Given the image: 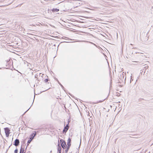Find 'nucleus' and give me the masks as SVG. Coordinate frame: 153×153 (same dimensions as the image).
<instances>
[{
	"label": "nucleus",
	"instance_id": "1",
	"mask_svg": "<svg viewBox=\"0 0 153 153\" xmlns=\"http://www.w3.org/2000/svg\"><path fill=\"white\" fill-rule=\"evenodd\" d=\"M6 135L7 137H8L10 134V130L8 128H4Z\"/></svg>",
	"mask_w": 153,
	"mask_h": 153
},
{
	"label": "nucleus",
	"instance_id": "2",
	"mask_svg": "<svg viewBox=\"0 0 153 153\" xmlns=\"http://www.w3.org/2000/svg\"><path fill=\"white\" fill-rule=\"evenodd\" d=\"M60 141L62 143H61V146H62V147L64 149H65V145H66V143H65V141H64V140H63L62 139H61L60 140Z\"/></svg>",
	"mask_w": 153,
	"mask_h": 153
},
{
	"label": "nucleus",
	"instance_id": "3",
	"mask_svg": "<svg viewBox=\"0 0 153 153\" xmlns=\"http://www.w3.org/2000/svg\"><path fill=\"white\" fill-rule=\"evenodd\" d=\"M19 140L18 139H16L15 141L14 145L16 146H17L19 145Z\"/></svg>",
	"mask_w": 153,
	"mask_h": 153
},
{
	"label": "nucleus",
	"instance_id": "4",
	"mask_svg": "<svg viewBox=\"0 0 153 153\" xmlns=\"http://www.w3.org/2000/svg\"><path fill=\"white\" fill-rule=\"evenodd\" d=\"M71 142V139L70 138H69L68 140V142H67V145H68V146L69 147H70V146L71 145V143H70Z\"/></svg>",
	"mask_w": 153,
	"mask_h": 153
},
{
	"label": "nucleus",
	"instance_id": "5",
	"mask_svg": "<svg viewBox=\"0 0 153 153\" xmlns=\"http://www.w3.org/2000/svg\"><path fill=\"white\" fill-rule=\"evenodd\" d=\"M58 151L59 152V153H61V148L60 146H59V144H58Z\"/></svg>",
	"mask_w": 153,
	"mask_h": 153
},
{
	"label": "nucleus",
	"instance_id": "6",
	"mask_svg": "<svg viewBox=\"0 0 153 153\" xmlns=\"http://www.w3.org/2000/svg\"><path fill=\"white\" fill-rule=\"evenodd\" d=\"M68 129V126H67L66 127H65L63 130V132H66Z\"/></svg>",
	"mask_w": 153,
	"mask_h": 153
},
{
	"label": "nucleus",
	"instance_id": "7",
	"mask_svg": "<svg viewBox=\"0 0 153 153\" xmlns=\"http://www.w3.org/2000/svg\"><path fill=\"white\" fill-rule=\"evenodd\" d=\"M59 9H56V8H54L53 10V12H58L59 11Z\"/></svg>",
	"mask_w": 153,
	"mask_h": 153
},
{
	"label": "nucleus",
	"instance_id": "8",
	"mask_svg": "<svg viewBox=\"0 0 153 153\" xmlns=\"http://www.w3.org/2000/svg\"><path fill=\"white\" fill-rule=\"evenodd\" d=\"M70 147H69L67 146L66 149L65 151V152L66 153H67L68 152Z\"/></svg>",
	"mask_w": 153,
	"mask_h": 153
},
{
	"label": "nucleus",
	"instance_id": "9",
	"mask_svg": "<svg viewBox=\"0 0 153 153\" xmlns=\"http://www.w3.org/2000/svg\"><path fill=\"white\" fill-rule=\"evenodd\" d=\"M32 140V139H31V140H28V141H27V146H28L29 145V144L30 143V142Z\"/></svg>",
	"mask_w": 153,
	"mask_h": 153
},
{
	"label": "nucleus",
	"instance_id": "10",
	"mask_svg": "<svg viewBox=\"0 0 153 153\" xmlns=\"http://www.w3.org/2000/svg\"><path fill=\"white\" fill-rule=\"evenodd\" d=\"M33 134H34V135H33V137H32V139H33V138L36 135V132H35V134H32L31 135L32 136H33Z\"/></svg>",
	"mask_w": 153,
	"mask_h": 153
},
{
	"label": "nucleus",
	"instance_id": "11",
	"mask_svg": "<svg viewBox=\"0 0 153 153\" xmlns=\"http://www.w3.org/2000/svg\"><path fill=\"white\" fill-rule=\"evenodd\" d=\"M133 79H132V74H131V79H130V82H131V81H133Z\"/></svg>",
	"mask_w": 153,
	"mask_h": 153
},
{
	"label": "nucleus",
	"instance_id": "12",
	"mask_svg": "<svg viewBox=\"0 0 153 153\" xmlns=\"http://www.w3.org/2000/svg\"><path fill=\"white\" fill-rule=\"evenodd\" d=\"M23 150H22V148H21L20 150V153H23Z\"/></svg>",
	"mask_w": 153,
	"mask_h": 153
},
{
	"label": "nucleus",
	"instance_id": "13",
	"mask_svg": "<svg viewBox=\"0 0 153 153\" xmlns=\"http://www.w3.org/2000/svg\"><path fill=\"white\" fill-rule=\"evenodd\" d=\"M48 81V79H45V82H47Z\"/></svg>",
	"mask_w": 153,
	"mask_h": 153
},
{
	"label": "nucleus",
	"instance_id": "14",
	"mask_svg": "<svg viewBox=\"0 0 153 153\" xmlns=\"http://www.w3.org/2000/svg\"><path fill=\"white\" fill-rule=\"evenodd\" d=\"M18 150L17 149H16L14 151L15 153H17Z\"/></svg>",
	"mask_w": 153,
	"mask_h": 153
},
{
	"label": "nucleus",
	"instance_id": "15",
	"mask_svg": "<svg viewBox=\"0 0 153 153\" xmlns=\"http://www.w3.org/2000/svg\"><path fill=\"white\" fill-rule=\"evenodd\" d=\"M39 74L40 76H41V75H43V74H42L41 73Z\"/></svg>",
	"mask_w": 153,
	"mask_h": 153
},
{
	"label": "nucleus",
	"instance_id": "16",
	"mask_svg": "<svg viewBox=\"0 0 153 153\" xmlns=\"http://www.w3.org/2000/svg\"><path fill=\"white\" fill-rule=\"evenodd\" d=\"M37 76H37V75H35V78H37Z\"/></svg>",
	"mask_w": 153,
	"mask_h": 153
},
{
	"label": "nucleus",
	"instance_id": "17",
	"mask_svg": "<svg viewBox=\"0 0 153 153\" xmlns=\"http://www.w3.org/2000/svg\"><path fill=\"white\" fill-rule=\"evenodd\" d=\"M90 43H91V44H93V45H96L95 44H94L93 43H92L91 42H90Z\"/></svg>",
	"mask_w": 153,
	"mask_h": 153
},
{
	"label": "nucleus",
	"instance_id": "18",
	"mask_svg": "<svg viewBox=\"0 0 153 153\" xmlns=\"http://www.w3.org/2000/svg\"><path fill=\"white\" fill-rule=\"evenodd\" d=\"M59 84L62 86V87H63V86H62V85L60 84V83H59Z\"/></svg>",
	"mask_w": 153,
	"mask_h": 153
},
{
	"label": "nucleus",
	"instance_id": "19",
	"mask_svg": "<svg viewBox=\"0 0 153 153\" xmlns=\"http://www.w3.org/2000/svg\"><path fill=\"white\" fill-rule=\"evenodd\" d=\"M122 75H123V78H124V74H122Z\"/></svg>",
	"mask_w": 153,
	"mask_h": 153
},
{
	"label": "nucleus",
	"instance_id": "20",
	"mask_svg": "<svg viewBox=\"0 0 153 153\" xmlns=\"http://www.w3.org/2000/svg\"><path fill=\"white\" fill-rule=\"evenodd\" d=\"M32 138L31 137L30 138V140H31V139H32Z\"/></svg>",
	"mask_w": 153,
	"mask_h": 153
},
{
	"label": "nucleus",
	"instance_id": "21",
	"mask_svg": "<svg viewBox=\"0 0 153 153\" xmlns=\"http://www.w3.org/2000/svg\"><path fill=\"white\" fill-rule=\"evenodd\" d=\"M24 153H25V152H24Z\"/></svg>",
	"mask_w": 153,
	"mask_h": 153
}]
</instances>
